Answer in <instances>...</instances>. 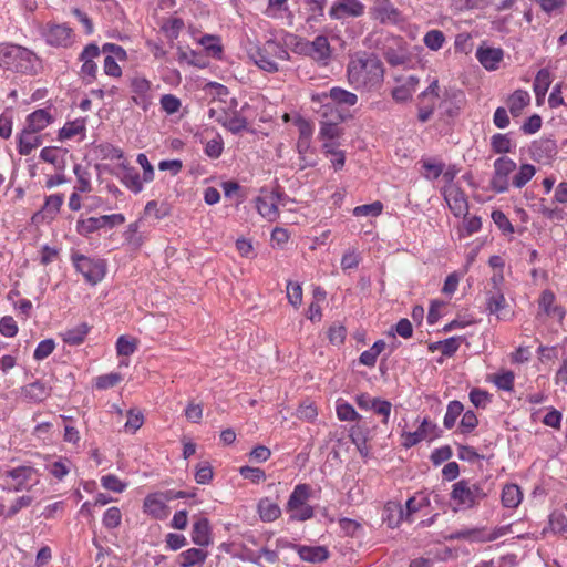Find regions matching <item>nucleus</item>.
I'll use <instances>...</instances> for the list:
<instances>
[{
	"label": "nucleus",
	"mask_w": 567,
	"mask_h": 567,
	"mask_svg": "<svg viewBox=\"0 0 567 567\" xmlns=\"http://www.w3.org/2000/svg\"><path fill=\"white\" fill-rule=\"evenodd\" d=\"M347 75L355 90L374 91L383 83V63L374 53L357 52L348 63Z\"/></svg>",
	"instance_id": "nucleus-1"
},
{
	"label": "nucleus",
	"mask_w": 567,
	"mask_h": 567,
	"mask_svg": "<svg viewBox=\"0 0 567 567\" xmlns=\"http://www.w3.org/2000/svg\"><path fill=\"white\" fill-rule=\"evenodd\" d=\"M37 56L30 50L14 44L0 49V65L21 73H32Z\"/></svg>",
	"instance_id": "nucleus-2"
},
{
	"label": "nucleus",
	"mask_w": 567,
	"mask_h": 567,
	"mask_svg": "<svg viewBox=\"0 0 567 567\" xmlns=\"http://www.w3.org/2000/svg\"><path fill=\"white\" fill-rule=\"evenodd\" d=\"M488 492L482 484H471L467 480H461L452 486L451 499L461 508H473L482 499L486 498Z\"/></svg>",
	"instance_id": "nucleus-3"
},
{
	"label": "nucleus",
	"mask_w": 567,
	"mask_h": 567,
	"mask_svg": "<svg viewBox=\"0 0 567 567\" xmlns=\"http://www.w3.org/2000/svg\"><path fill=\"white\" fill-rule=\"evenodd\" d=\"M516 169V163L507 157H498L494 162V174L491 179V188L498 194L509 189V175Z\"/></svg>",
	"instance_id": "nucleus-4"
},
{
	"label": "nucleus",
	"mask_w": 567,
	"mask_h": 567,
	"mask_svg": "<svg viewBox=\"0 0 567 567\" xmlns=\"http://www.w3.org/2000/svg\"><path fill=\"white\" fill-rule=\"evenodd\" d=\"M74 266L83 277L92 285L101 281L105 276V262L102 259H91L83 255L72 257Z\"/></svg>",
	"instance_id": "nucleus-5"
},
{
	"label": "nucleus",
	"mask_w": 567,
	"mask_h": 567,
	"mask_svg": "<svg viewBox=\"0 0 567 567\" xmlns=\"http://www.w3.org/2000/svg\"><path fill=\"white\" fill-rule=\"evenodd\" d=\"M125 221V217L122 214L103 215L100 217H90L83 220H79L76 224V230L80 235H89L104 227H114L122 225Z\"/></svg>",
	"instance_id": "nucleus-6"
},
{
	"label": "nucleus",
	"mask_w": 567,
	"mask_h": 567,
	"mask_svg": "<svg viewBox=\"0 0 567 567\" xmlns=\"http://www.w3.org/2000/svg\"><path fill=\"white\" fill-rule=\"evenodd\" d=\"M328 99H331L336 104L340 106H353L358 102L357 94L338 86L330 89L329 92L316 93L311 95V100L313 102L321 103L324 107L328 106V103H326Z\"/></svg>",
	"instance_id": "nucleus-7"
},
{
	"label": "nucleus",
	"mask_w": 567,
	"mask_h": 567,
	"mask_svg": "<svg viewBox=\"0 0 567 567\" xmlns=\"http://www.w3.org/2000/svg\"><path fill=\"white\" fill-rule=\"evenodd\" d=\"M300 52L308 54L316 61L326 62L331 55L330 43L324 35H318L313 41H305L297 43Z\"/></svg>",
	"instance_id": "nucleus-8"
},
{
	"label": "nucleus",
	"mask_w": 567,
	"mask_h": 567,
	"mask_svg": "<svg viewBox=\"0 0 567 567\" xmlns=\"http://www.w3.org/2000/svg\"><path fill=\"white\" fill-rule=\"evenodd\" d=\"M370 17L382 24H394L400 20V11L390 0H375L370 8Z\"/></svg>",
	"instance_id": "nucleus-9"
},
{
	"label": "nucleus",
	"mask_w": 567,
	"mask_h": 567,
	"mask_svg": "<svg viewBox=\"0 0 567 567\" xmlns=\"http://www.w3.org/2000/svg\"><path fill=\"white\" fill-rule=\"evenodd\" d=\"M363 13L364 6L359 0H337L329 11L330 17L337 20L361 17Z\"/></svg>",
	"instance_id": "nucleus-10"
},
{
	"label": "nucleus",
	"mask_w": 567,
	"mask_h": 567,
	"mask_svg": "<svg viewBox=\"0 0 567 567\" xmlns=\"http://www.w3.org/2000/svg\"><path fill=\"white\" fill-rule=\"evenodd\" d=\"M444 198L452 210V213L458 217L461 215L466 216L468 210V204L464 192L455 186L450 187L444 193Z\"/></svg>",
	"instance_id": "nucleus-11"
},
{
	"label": "nucleus",
	"mask_w": 567,
	"mask_h": 567,
	"mask_svg": "<svg viewBox=\"0 0 567 567\" xmlns=\"http://www.w3.org/2000/svg\"><path fill=\"white\" fill-rule=\"evenodd\" d=\"M72 29L65 24L50 25L45 33V40L53 47H68L71 44Z\"/></svg>",
	"instance_id": "nucleus-12"
},
{
	"label": "nucleus",
	"mask_w": 567,
	"mask_h": 567,
	"mask_svg": "<svg viewBox=\"0 0 567 567\" xmlns=\"http://www.w3.org/2000/svg\"><path fill=\"white\" fill-rule=\"evenodd\" d=\"M34 473V468L30 466H18L12 470H8L3 473V476L11 478L13 483H8V491L20 492L25 488V483L31 478Z\"/></svg>",
	"instance_id": "nucleus-13"
},
{
	"label": "nucleus",
	"mask_w": 567,
	"mask_h": 567,
	"mask_svg": "<svg viewBox=\"0 0 567 567\" xmlns=\"http://www.w3.org/2000/svg\"><path fill=\"white\" fill-rule=\"evenodd\" d=\"M51 394V388L44 382L37 380L21 388V395L27 402L40 403Z\"/></svg>",
	"instance_id": "nucleus-14"
},
{
	"label": "nucleus",
	"mask_w": 567,
	"mask_h": 567,
	"mask_svg": "<svg viewBox=\"0 0 567 567\" xmlns=\"http://www.w3.org/2000/svg\"><path fill=\"white\" fill-rule=\"evenodd\" d=\"M532 157L537 161H547L553 158L557 153V145L550 138H542L532 143L529 148Z\"/></svg>",
	"instance_id": "nucleus-15"
},
{
	"label": "nucleus",
	"mask_w": 567,
	"mask_h": 567,
	"mask_svg": "<svg viewBox=\"0 0 567 567\" xmlns=\"http://www.w3.org/2000/svg\"><path fill=\"white\" fill-rule=\"evenodd\" d=\"M502 49L480 47L476 51V58L486 70H496L503 60Z\"/></svg>",
	"instance_id": "nucleus-16"
},
{
	"label": "nucleus",
	"mask_w": 567,
	"mask_h": 567,
	"mask_svg": "<svg viewBox=\"0 0 567 567\" xmlns=\"http://www.w3.org/2000/svg\"><path fill=\"white\" fill-rule=\"evenodd\" d=\"M311 495V487L308 484L301 483L295 486L292 493L289 496L286 509L287 512H295L299 507L307 505L308 499Z\"/></svg>",
	"instance_id": "nucleus-17"
},
{
	"label": "nucleus",
	"mask_w": 567,
	"mask_h": 567,
	"mask_svg": "<svg viewBox=\"0 0 567 567\" xmlns=\"http://www.w3.org/2000/svg\"><path fill=\"white\" fill-rule=\"evenodd\" d=\"M486 309L491 315H496L498 319H506L507 313L502 312L506 307V299L501 289L491 290L487 293Z\"/></svg>",
	"instance_id": "nucleus-18"
},
{
	"label": "nucleus",
	"mask_w": 567,
	"mask_h": 567,
	"mask_svg": "<svg viewBox=\"0 0 567 567\" xmlns=\"http://www.w3.org/2000/svg\"><path fill=\"white\" fill-rule=\"evenodd\" d=\"M192 540L194 544L203 547L212 543L210 526L207 518L202 517L193 525Z\"/></svg>",
	"instance_id": "nucleus-19"
},
{
	"label": "nucleus",
	"mask_w": 567,
	"mask_h": 567,
	"mask_svg": "<svg viewBox=\"0 0 567 567\" xmlns=\"http://www.w3.org/2000/svg\"><path fill=\"white\" fill-rule=\"evenodd\" d=\"M275 198L276 195L266 194L256 199V208L259 214L271 221L275 220L279 215Z\"/></svg>",
	"instance_id": "nucleus-20"
},
{
	"label": "nucleus",
	"mask_w": 567,
	"mask_h": 567,
	"mask_svg": "<svg viewBox=\"0 0 567 567\" xmlns=\"http://www.w3.org/2000/svg\"><path fill=\"white\" fill-rule=\"evenodd\" d=\"M299 557L309 563H322L329 558V551L323 546H296Z\"/></svg>",
	"instance_id": "nucleus-21"
},
{
	"label": "nucleus",
	"mask_w": 567,
	"mask_h": 567,
	"mask_svg": "<svg viewBox=\"0 0 567 567\" xmlns=\"http://www.w3.org/2000/svg\"><path fill=\"white\" fill-rule=\"evenodd\" d=\"M207 558V551L198 548H189L182 551L177 557V564L181 567H194L203 564Z\"/></svg>",
	"instance_id": "nucleus-22"
},
{
	"label": "nucleus",
	"mask_w": 567,
	"mask_h": 567,
	"mask_svg": "<svg viewBox=\"0 0 567 567\" xmlns=\"http://www.w3.org/2000/svg\"><path fill=\"white\" fill-rule=\"evenodd\" d=\"M52 121L51 115L43 109L37 110L27 117L25 130L40 132Z\"/></svg>",
	"instance_id": "nucleus-23"
},
{
	"label": "nucleus",
	"mask_w": 567,
	"mask_h": 567,
	"mask_svg": "<svg viewBox=\"0 0 567 567\" xmlns=\"http://www.w3.org/2000/svg\"><path fill=\"white\" fill-rule=\"evenodd\" d=\"M37 132L23 128L19 137L18 150L21 155H29L34 148L41 145L42 140L35 135Z\"/></svg>",
	"instance_id": "nucleus-24"
},
{
	"label": "nucleus",
	"mask_w": 567,
	"mask_h": 567,
	"mask_svg": "<svg viewBox=\"0 0 567 567\" xmlns=\"http://www.w3.org/2000/svg\"><path fill=\"white\" fill-rule=\"evenodd\" d=\"M530 96L524 90H516L507 100V105L511 114L514 117L520 115L523 109L529 104Z\"/></svg>",
	"instance_id": "nucleus-25"
},
{
	"label": "nucleus",
	"mask_w": 567,
	"mask_h": 567,
	"mask_svg": "<svg viewBox=\"0 0 567 567\" xmlns=\"http://www.w3.org/2000/svg\"><path fill=\"white\" fill-rule=\"evenodd\" d=\"M258 513L262 522H274L281 515V509L277 503L266 497L259 501Z\"/></svg>",
	"instance_id": "nucleus-26"
},
{
	"label": "nucleus",
	"mask_w": 567,
	"mask_h": 567,
	"mask_svg": "<svg viewBox=\"0 0 567 567\" xmlns=\"http://www.w3.org/2000/svg\"><path fill=\"white\" fill-rule=\"evenodd\" d=\"M523 498L520 488L516 484H507L502 492V503L507 508L517 507Z\"/></svg>",
	"instance_id": "nucleus-27"
},
{
	"label": "nucleus",
	"mask_w": 567,
	"mask_h": 567,
	"mask_svg": "<svg viewBox=\"0 0 567 567\" xmlns=\"http://www.w3.org/2000/svg\"><path fill=\"white\" fill-rule=\"evenodd\" d=\"M551 83V75L548 69H540L534 81V92L539 101L544 99Z\"/></svg>",
	"instance_id": "nucleus-28"
},
{
	"label": "nucleus",
	"mask_w": 567,
	"mask_h": 567,
	"mask_svg": "<svg viewBox=\"0 0 567 567\" xmlns=\"http://www.w3.org/2000/svg\"><path fill=\"white\" fill-rule=\"evenodd\" d=\"M121 182L135 194L143 189V183L141 181L138 172L133 167L123 165V174Z\"/></svg>",
	"instance_id": "nucleus-29"
},
{
	"label": "nucleus",
	"mask_w": 567,
	"mask_h": 567,
	"mask_svg": "<svg viewBox=\"0 0 567 567\" xmlns=\"http://www.w3.org/2000/svg\"><path fill=\"white\" fill-rule=\"evenodd\" d=\"M426 426L436 427V424H433L427 419H424L415 432H408L403 434V446L409 449L424 440L426 437Z\"/></svg>",
	"instance_id": "nucleus-30"
},
{
	"label": "nucleus",
	"mask_w": 567,
	"mask_h": 567,
	"mask_svg": "<svg viewBox=\"0 0 567 567\" xmlns=\"http://www.w3.org/2000/svg\"><path fill=\"white\" fill-rule=\"evenodd\" d=\"M536 174V168L532 164H522L518 172L512 178V185L516 188L524 187Z\"/></svg>",
	"instance_id": "nucleus-31"
},
{
	"label": "nucleus",
	"mask_w": 567,
	"mask_h": 567,
	"mask_svg": "<svg viewBox=\"0 0 567 567\" xmlns=\"http://www.w3.org/2000/svg\"><path fill=\"white\" fill-rule=\"evenodd\" d=\"M252 59L255 63L267 72H277L279 70L277 61H275L270 54L264 52V47L258 49L254 54Z\"/></svg>",
	"instance_id": "nucleus-32"
},
{
	"label": "nucleus",
	"mask_w": 567,
	"mask_h": 567,
	"mask_svg": "<svg viewBox=\"0 0 567 567\" xmlns=\"http://www.w3.org/2000/svg\"><path fill=\"white\" fill-rule=\"evenodd\" d=\"M87 332H89L87 324L82 323L75 328H72V329H69L68 331H65V333L63 334V341L71 346H79L84 341Z\"/></svg>",
	"instance_id": "nucleus-33"
},
{
	"label": "nucleus",
	"mask_w": 567,
	"mask_h": 567,
	"mask_svg": "<svg viewBox=\"0 0 567 567\" xmlns=\"http://www.w3.org/2000/svg\"><path fill=\"white\" fill-rule=\"evenodd\" d=\"M492 151L496 154H506L512 151V141L507 134H494L491 137Z\"/></svg>",
	"instance_id": "nucleus-34"
},
{
	"label": "nucleus",
	"mask_w": 567,
	"mask_h": 567,
	"mask_svg": "<svg viewBox=\"0 0 567 567\" xmlns=\"http://www.w3.org/2000/svg\"><path fill=\"white\" fill-rule=\"evenodd\" d=\"M464 406L460 401H451L447 405L446 413L444 416V426L446 429H452L455 425L456 419L462 414Z\"/></svg>",
	"instance_id": "nucleus-35"
},
{
	"label": "nucleus",
	"mask_w": 567,
	"mask_h": 567,
	"mask_svg": "<svg viewBox=\"0 0 567 567\" xmlns=\"http://www.w3.org/2000/svg\"><path fill=\"white\" fill-rule=\"evenodd\" d=\"M74 174L76 176V186L75 189L81 193L91 192V182H90V173L87 169L83 168L80 164L74 166Z\"/></svg>",
	"instance_id": "nucleus-36"
},
{
	"label": "nucleus",
	"mask_w": 567,
	"mask_h": 567,
	"mask_svg": "<svg viewBox=\"0 0 567 567\" xmlns=\"http://www.w3.org/2000/svg\"><path fill=\"white\" fill-rule=\"evenodd\" d=\"M423 42L430 50L437 51L443 47L445 35L441 30L433 29L425 33Z\"/></svg>",
	"instance_id": "nucleus-37"
},
{
	"label": "nucleus",
	"mask_w": 567,
	"mask_h": 567,
	"mask_svg": "<svg viewBox=\"0 0 567 567\" xmlns=\"http://www.w3.org/2000/svg\"><path fill=\"white\" fill-rule=\"evenodd\" d=\"M383 55L386 62L392 66L403 65L409 60L406 53L401 48L399 50L394 48H386Z\"/></svg>",
	"instance_id": "nucleus-38"
},
{
	"label": "nucleus",
	"mask_w": 567,
	"mask_h": 567,
	"mask_svg": "<svg viewBox=\"0 0 567 567\" xmlns=\"http://www.w3.org/2000/svg\"><path fill=\"white\" fill-rule=\"evenodd\" d=\"M264 52L270 54L275 61H286L289 59L288 51L285 49V47L277 43L276 41H267L264 44Z\"/></svg>",
	"instance_id": "nucleus-39"
},
{
	"label": "nucleus",
	"mask_w": 567,
	"mask_h": 567,
	"mask_svg": "<svg viewBox=\"0 0 567 567\" xmlns=\"http://www.w3.org/2000/svg\"><path fill=\"white\" fill-rule=\"evenodd\" d=\"M144 507L152 516L159 518L164 513L165 504L156 495H148L144 501Z\"/></svg>",
	"instance_id": "nucleus-40"
},
{
	"label": "nucleus",
	"mask_w": 567,
	"mask_h": 567,
	"mask_svg": "<svg viewBox=\"0 0 567 567\" xmlns=\"http://www.w3.org/2000/svg\"><path fill=\"white\" fill-rule=\"evenodd\" d=\"M342 134L341 128L337 123L321 121L319 138L320 140H336Z\"/></svg>",
	"instance_id": "nucleus-41"
},
{
	"label": "nucleus",
	"mask_w": 567,
	"mask_h": 567,
	"mask_svg": "<svg viewBox=\"0 0 567 567\" xmlns=\"http://www.w3.org/2000/svg\"><path fill=\"white\" fill-rule=\"evenodd\" d=\"M63 204V196L60 194L50 195L44 203L43 214L45 217L53 218Z\"/></svg>",
	"instance_id": "nucleus-42"
},
{
	"label": "nucleus",
	"mask_w": 567,
	"mask_h": 567,
	"mask_svg": "<svg viewBox=\"0 0 567 567\" xmlns=\"http://www.w3.org/2000/svg\"><path fill=\"white\" fill-rule=\"evenodd\" d=\"M337 416L341 421H358L361 419L354 408L347 402L337 404Z\"/></svg>",
	"instance_id": "nucleus-43"
},
{
	"label": "nucleus",
	"mask_w": 567,
	"mask_h": 567,
	"mask_svg": "<svg viewBox=\"0 0 567 567\" xmlns=\"http://www.w3.org/2000/svg\"><path fill=\"white\" fill-rule=\"evenodd\" d=\"M383 205L381 202L377 200L372 204L357 206L353 209V215L359 216H379L382 213Z\"/></svg>",
	"instance_id": "nucleus-44"
},
{
	"label": "nucleus",
	"mask_w": 567,
	"mask_h": 567,
	"mask_svg": "<svg viewBox=\"0 0 567 567\" xmlns=\"http://www.w3.org/2000/svg\"><path fill=\"white\" fill-rule=\"evenodd\" d=\"M121 380L122 375L120 373L113 372L109 374H103L96 378L95 386L99 390H106L118 384Z\"/></svg>",
	"instance_id": "nucleus-45"
},
{
	"label": "nucleus",
	"mask_w": 567,
	"mask_h": 567,
	"mask_svg": "<svg viewBox=\"0 0 567 567\" xmlns=\"http://www.w3.org/2000/svg\"><path fill=\"white\" fill-rule=\"evenodd\" d=\"M122 520V514L118 507H110L103 516V525L109 528L113 529L121 525Z\"/></svg>",
	"instance_id": "nucleus-46"
},
{
	"label": "nucleus",
	"mask_w": 567,
	"mask_h": 567,
	"mask_svg": "<svg viewBox=\"0 0 567 567\" xmlns=\"http://www.w3.org/2000/svg\"><path fill=\"white\" fill-rule=\"evenodd\" d=\"M101 484L105 489L115 493H122L126 487V484L123 483L116 475L113 474L102 476Z\"/></svg>",
	"instance_id": "nucleus-47"
},
{
	"label": "nucleus",
	"mask_w": 567,
	"mask_h": 567,
	"mask_svg": "<svg viewBox=\"0 0 567 567\" xmlns=\"http://www.w3.org/2000/svg\"><path fill=\"white\" fill-rule=\"evenodd\" d=\"M144 423V416L140 411L130 410L124 425L126 432L135 433Z\"/></svg>",
	"instance_id": "nucleus-48"
},
{
	"label": "nucleus",
	"mask_w": 567,
	"mask_h": 567,
	"mask_svg": "<svg viewBox=\"0 0 567 567\" xmlns=\"http://www.w3.org/2000/svg\"><path fill=\"white\" fill-rule=\"evenodd\" d=\"M136 350V342L133 339L127 338L126 336H121L116 342V351L118 355L128 357L133 354Z\"/></svg>",
	"instance_id": "nucleus-49"
},
{
	"label": "nucleus",
	"mask_w": 567,
	"mask_h": 567,
	"mask_svg": "<svg viewBox=\"0 0 567 567\" xmlns=\"http://www.w3.org/2000/svg\"><path fill=\"white\" fill-rule=\"evenodd\" d=\"M200 43L205 47V50L214 58H220L223 48L218 43V38L213 35H205L202 38Z\"/></svg>",
	"instance_id": "nucleus-50"
},
{
	"label": "nucleus",
	"mask_w": 567,
	"mask_h": 567,
	"mask_svg": "<svg viewBox=\"0 0 567 567\" xmlns=\"http://www.w3.org/2000/svg\"><path fill=\"white\" fill-rule=\"evenodd\" d=\"M184 28V21L181 18H169L163 25L167 38L177 39L179 31Z\"/></svg>",
	"instance_id": "nucleus-51"
},
{
	"label": "nucleus",
	"mask_w": 567,
	"mask_h": 567,
	"mask_svg": "<svg viewBox=\"0 0 567 567\" xmlns=\"http://www.w3.org/2000/svg\"><path fill=\"white\" fill-rule=\"evenodd\" d=\"M223 126L231 133L238 134L247 128V120L238 114H234L227 122H223Z\"/></svg>",
	"instance_id": "nucleus-52"
},
{
	"label": "nucleus",
	"mask_w": 567,
	"mask_h": 567,
	"mask_svg": "<svg viewBox=\"0 0 567 567\" xmlns=\"http://www.w3.org/2000/svg\"><path fill=\"white\" fill-rule=\"evenodd\" d=\"M492 219L504 234H513L514 227L502 210H493Z\"/></svg>",
	"instance_id": "nucleus-53"
},
{
	"label": "nucleus",
	"mask_w": 567,
	"mask_h": 567,
	"mask_svg": "<svg viewBox=\"0 0 567 567\" xmlns=\"http://www.w3.org/2000/svg\"><path fill=\"white\" fill-rule=\"evenodd\" d=\"M297 126H298V130H299L298 147H300L301 144H305L306 146H309L310 137H311V134H312V126H311V124L308 121L303 120V118H298Z\"/></svg>",
	"instance_id": "nucleus-54"
},
{
	"label": "nucleus",
	"mask_w": 567,
	"mask_h": 567,
	"mask_svg": "<svg viewBox=\"0 0 567 567\" xmlns=\"http://www.w3.org/2000/svg\"><path fill=\"white\" fill-rule=\"evenodd\" d=\"M54 348L55 342L53 339L42 340L35 348L33 357L35 360H43L53 352Z\"/></svg>",
	"instance_id": "nucleus-55"
},
{
	"label": "nucleus",
	"mask_w": 567,
	"mask_h": 567,
	"mask_svg": "<svg viewBox=\"0 0 567 567\" xmlns=\"http://www.w3.org/2000/svg\"><path fill=\"white\" fill-rule=\"evenodd\" d=\"M460 339L451 337L444 341L437 342L435 349H440L443 355L451 357L457 351Z\"/></svg>",
	"instance_id": "nucleus-56"
},
{
	"label": "nucleus",
	"mask_w": 567,
	"mask_h": 567,
	"mask_svg": "<svg viewBox=\"0 0 567 567\" xmlns=\"http://www.w3.org/2000/svg\"><path fill=\"white\" fill-rule=\"evenodd\" d=\"M287 298L293 307H298L302 301V288L299 284L288 281Z\"/></svg>",
	"instance_id": "nucleus-57"
},
{
	"label": "nucleus",
	"mask_w": 567,
	"mask_h": 567,
	"mask_svg": "<svg viewBox=\"0 0 567 567\" xmlns=\"http://www.w3.org/2000/svg\"><path fill=\"white\" fill-rule=\"evenodd\" d=\"M240 475L254 483H259L266 478L265 471L259 467L243 466L239 470Z\"/></svg>",
	"instance_id": "nucleus-58"
},
{
	"label": "nucleus",
	"mask_w": 567,
	"mask_h": 567,
	"mask_svg": "<svg viewBox=\"0 0 567 567\" xmlns=\"http://www.w3.org/2000/svg\"><path fill=\"white\" fill-rule=\"evenodd\" d=\"M422 167L426 171L424 177L427 179H436L443 173L445 165L443 163H434L432 161H423Z\"/></svg>",
	"instance_id": "nucleus-59"
},
{
	"label": "nucleus",
	"mask_w": 567,
	"mask_h": 567,
	"mask_svg": "<svg viewBox=\"0 0 567 567\" xmlns=\"http://www.w3.org/2000/svg\"><path fill=\"white\" fill-rule=\"evenodd\" d=\"M161 106L167 114H174L178 112L181 101L173 94H165L161 97Z\"/></svg>",
	"instance_id": "nucleus-60"
},
{
	"label": "nucleus",
	"mask_w": 567,
	"mask_h": 567,
	"mask_svg": "<svg viewBox=\"0 0 567 567\" xmlns=\"http://www.w3.org/2000/svg\"><path fill=\"white\" fill-rule=\"evenodd\" d=\"M0 333L8 338H12L18 333V326L11 316L1 318Z\"/></svg>",
	"instance_id": "nucleus-61"
},
{
	"label": "nucleus",
	"mask_w": 567,
	"mask_h": 567,
	"mask_svg": "<svg viewBox=\"0 0 567 567\" xmlns=\"http://www.w3.org/2000/svg\"><path fill=\"white\" fill-rule=\"evenodd\" d=\"M213 478V468L208 462H204L197 466L195 480L198 484H208Z\"/></svg>",
	"instance_id": "nucleus-62"
},
{
	"label": "nucleus",
	"mask_w": 567,
	"mask_h": 567,
	"mask_svg": "<svg viewBox=\"0 0 567 567\" xmlns=\"http://www.w3.org/2000/svg\"><path fill=\"white\" fill-rule=\"evenodd\" d=\"M131 89L135 94L140 95L141 99H144L145 94L151 89V82L145 78L135 76L131 80Z\"/></svg>",
	"instance_id": "nucleus-63"
},
{
	"label": "nucleus",
	"mask_w": 567,
	"mask_h": 567,
	"mask_svg": "<svg viewBox=\"0 0 567 567\" xmlns=\"http://www.w3.org/2000/svg\"><path fill=\"white\" fill-rule=\"evenodd\" d=\"M452 449L449 445L441 446L439 449H435L430 458L432 463L437 466L442 464L443 462L450 460L452 457Z\"/></svg>",
	"instance_id": "nucleus-64"
}]
</instances>
